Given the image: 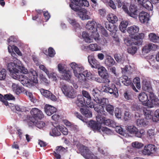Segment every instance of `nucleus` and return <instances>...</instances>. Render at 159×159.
<instances>
[{
	"mask_svg": "<svg viewBox=\"0 0 159 159\" xmlns=\"http://www.w3.org/2000/svg\"><path fill=\"white\" fill-rule=\"evenodd\" d=\"M28 77L23 75H16V76H13L14 79L18 80L24 86L30 87L34 85V83H37V73L36 72L33 70L28 73Z\"/></svg>",
	"mask_w": 159,
	"mask_h": 159,
	"instance_id": "f257e3e1",
	"label": "nucleus"
},
{
	"mask_svg": "<svg viewBox=\"0 0 159 159\" xmlns=\"http://www.w3.org/2000/svg\"><path fill=\"white\" fill-rule=\"evenodd\" d=\"M139 30V27L135 25H133L128 28L127 32L129 35L132 38H134V43L135 45L139 46L142 44L143 39L144 37V34L143 33L139 34L136 35V34L138 32Z\"/></svg>",
	"mask_w": 159,
	"mask_h": 159,
	"instance_id": "f03ea898",
	"label": "nucleus"
},
{
	"mask_svg": "<svg viewBox=\"0 0 159 159\" xmlns=\"http://www.w3.org/2000/svg\"><path fill=\"white\" fill-rule=\"evenodd\" d=\"M19 62L16 63L11 62L8 64V69L9 72L12 73L11 76L13 79L14 77L13 76L18 75L19 72L24 74L28 73L27 69L25 68L20 61Z\"/></svg>",
	"mask_w": 159,
	"mask_h": 159,
	"instance_id": "7ed1b4c3",
	"label": "nucleus"
},
{
	"mask_svg": "<svg viewBox=\"0 0 159 159\" xmlns=\"http://www.w3.org/2000/svg\"><path fill=\"white\" fill-rule=\"evenodd\" d=\"M75 145L80 153L85 158L87 159H99L95 156L88 148L76 141L75 143Z\"/></svg>",
	"mask_w": 159,
	"mask_h": 159,
	"instance_id": "20e7f679",
	"label": "nucleus"
},
{
	"mask_svg": "<svg viewBox=\"0 0 159 159\" xmlns=\"http://www.w3.org/2000/svg\"><path fill=\"white\" fill-rule=\"evenodd\" d=\"M98 24L94 21H89L86 25V28L91 33V35L95 40H98L99 35L97 31Z\"/></svg>",
	"mask_w": 159,
	"mask_h": 159,
	"instance_id": "39448f33",
	"label": "nucleus"
},
{
	"mask_svg": "<svg viewBox=\"0 0 159 159\" xmlns=\"http://www.w3.org/2000/svg\"><path fill=\"white\" fill-rule=\"evenodd\" d=\"M104 125L114 128L115 131L121 135L125 134V131L120 126L117 125V123L113 120L110 119H105L103 124Z\"/></svg>",
	"mask_w": 159,
	"mask_h": 159,
	"instance_id": "423d86ee",
	"label": "nucleus"
},
{
	"mask_svg": "<svg viewBox=\"0 0 159 159\" xmlns=\"http://www.w3.org/2000/svg\"><path fill=\"white\" fill-rule=\"evenodd\" d=\"M61 89L63 93L69 98H73L76 96V93L71 86L64 84L62 86Z\"/></svg>",
	"mask_w": 159,
	"mask_h": 159,
	"instance_id": "0eeeda50",
	"label": "nucleus"
},
{
	"mask_svg": "<svg viewBox=\"0 0 159 159\" xmlns=\"http://www.w3.org/2000/svg\"><path fill=\"white\" fill-rule=\"evenodd\" d=\"M150 100L145 103V106L149 108L159 107V100L153 93H151L149 95Z\"/></svg>",
	"mask_w": 159,
	"mask_h": 159,
	"instance_id": "6e6552de",
	"label": "nucleus"
},
{
	"mask_svg": "<svg viewBox=\"0 0 159 159\" xmlns=\"http://www.w3.org/2000/svg\"><path fill=\"white\" fill-rule=\"evenodd\" d=\"M157 149L154 144H148L146 145L142 151V153L145 155L149 156L155 154Z\"/></svg>",
	"mask_w": 159,
	"mask_h": 159,
	"instance_id": "1a4fd4ad",
	"label": "nucleus"
},
{
	"mask_svg": "<svg viewBox=\"0 0 159 159\" xmlns=\"http://www.w3.org/2000/svg\"><path fill=\"white\" fill-rule=\"evenodd\" d=\"M32 117L35 120H41L44 117V115L40 109L36 108H32L30 111Z\"/></svg>",
	"mask_w": 159,
	"mask_h": 159,
	"instance_id": "9d476101",
	"label": "nucleus"
},
{
	"mask_svg": "<svg viewBox=\"0 0 159 159\" xmlns=\"http://www.w3.org/2000/svg\"><path fill=\"white\" fill-rule=\"evenodd\" d=\"M104 88H103L104 92L107 93H109L112 94V96L116 98L118 97L119 94L117 89L114 84H112L111 87L107 86H104Z\"/></svg>",
	"mask_w": 159,
	"mask_h": 159,
	"instance_id": "9b49d317",
	"label": "nucleus"
},
{
	"mask_svg": "<svg viewBox=\"0 0 159 159\" xmlns=\"http://www.w3.org/2000/svg\"><path fill=\"white\" fill-rule=\"evenodd\" d=\"M139 18L143 23H147L149 20V15L147 12L142 11L139 13Z\"/></svg>",
	"mask_w": 159,
	"mask_h": 159,
	"instance_id": "f8f14e48",
	"label": "nucleus"
},
{
	"mask_svg": "<svg viewBox=\"0 0 159 159\" xmlns=\"http://www.w3.org/2000/svg\"><path fill=\"white\" fill-rule=\"evenodd\" d=\"M88 125L93 131H97L99 132H101V125L96 121L91 120L89 122Z\"/></svg>",
	"mask_w": 159,
	"mask_h": 159,
	"instance_id": "ddd939ff",
	"label": "nucleus"
},
{
	"mask_svg": "<svg viewBox=\"0 0 159 159\" xmlns=\"http://www.w3.org/2000/svg\"><path fill=\"white\" fill-rule=\"evenodd\" d=\"M158 47L153 43H149L144 46L142 50V52L144 53H147L151 50L155 51L157 49Z\"/></svg>",
	"mask_w": 159,
	"mask_h": 159,
	"instance_id": "4468645a",
	"label": "nucleus"
},
{
	"mask_svg": "<svg viewBox=\"0 0 159 159\" xmlns=\"http://www.w3.org/2000/svg\"><path fill=\"white\" fill-rule=\"evenodd\" d=\"M42 94L44 97L51 99L52 101H56L57 99L56 97L50 91L41 89H40Z\"/></svg>",
	"mask_w": 159,
	"mask_h": 159,
	"instance_id": "2eb2a0df",
	"label": "nucleus"
},
{
	"mask_svg": "<svg viewBox=\"0 0 159 159\" xmlns=\"http://www.w3.org/2000/svg\"><path fill=\"white\" fill-rule=\"evenodd\" d=\"M139 13L137 7L135 5H130L128 14L130 16L135 18L137 17Z\"/></svg>",
	"mask_w": 159,
	"mask_h": 159,
	"instance_id": "dca6fc26",
	"label": "nucleus"
},
{
	"mask_svg": "<svg viewBox=\"0 0 159 159\" xmlns=\"http://www.w3.org/2000/svg\"><path fill=\"white\" fill-rule=\"evenodd\" d=\"M88 61L92 68H99L100 63L99 62L95 59L94 57L92 56H89L88 57Z\"/></svg>",
	"mask_w": 159,
	"mask_h": 159,
	"instance_id": "f3484780",
	"label": "nucleus"
},
{
	"mask_svg": "<svg viewBox=\"0 0 159 159\" xmlns=\"http://www.w3.org/2000/svg\"><path fill=\"white\" fill-rule=\"evenodd\" d=\"M44 110L48 115L50 116L56 112L57 109L55 107L50 105H46L44 107Z\"/></svg>",
	"mask_w": 159,
	"mask_h": 159,
	"instance_id": "a211bd4d",
	"label": "nucleus"
},
{
	"mask_svg": "<svg viewBox=\"0 0 159 159\" xmlns=\"http://www.w3.org/2000/svg\"><path fill=\"white\" fill-rule=\"evenodd\" d=\"M119 81L122 82L125 85L128 86L133 84V83L130 79L127 76L123 75L120 78Z\"/></svg>",
	"mask_w": 159,
	"mask_h": 159,
	"instance_id": "6ab92c4d",
	"label": "nucleus"
},
{
	"mask_svg": "<svg viewBox=\"0 0 159 159\" xmlns=\"http://www.w3.org/2000/svg\"><path fill=\"white\" fill-rule=\"evenodd\" d=\"M88 107H84L80 109V111L82 114L87 118H90L92 116V113L89 109Z\"/></svg>",
	"mask_w": 159,
	"mask_h": 159,
	"instance_id": "aec40b11",
	"label": "nucleus"
},
{
	"mask_svg": "<svg viewBox=\"0 0 159 159\" xmlns=\"http://www.w3.org/2000/svg\"><path fill=\"white\" fill-rule=\"evenodd\" d=\"M64 72L62 74L61 79L68 82L70 81L72 76V73L68 70H65Z\"/></svg>",
	"mask_w": 159,
	"mask_h": 159,
	"instance_id": "412c9836",
	"label": "nucleus"
},
{
	"mask_svg": "<svg viewBox=\"0 0 159 159\" xmlns=\"http://www.w3.org/2000/svg\"><path fill=\"white\" fill-rule=\"evenodd\" d=\"M141 4L144 8L148 11H152L153 9L152 5L149 0H143Z\"/></svg>",
	"mask_w": 159,
	"mask_h": 159,
	"instance_id": "4be33fe9",
	"label": "nucleus"
},
{
	"mask_svg": "<svg viewBox=\"0 0 159 159\" xmlns=\"http://www.w3.org/2000/svg\"><path fill=\"white\" fill-rule=\"evenodd\" d=\"M138 98L139 101L141 102L144 105H145V103L149 100L148 94L144 92H142L140 93L139 95Z\"/></svg>",
	"mask_w": 159,
	"mask_h": 159,
	"instance_id": "5701e85b",
	"label": "nucleus"
},
{
	"mask_svg": "<svg viewBox=\"0 0 159 159\" xmlns=\"http://www.w3.org/2000/svg\"><path fill=\"white\" fill-rule=\"evenodd\" d=\"M76 102L77 106L79 107H83L86 105V100L82 95L78 96Z\"/></svg>",
	"mask_w": 159,
	"mask_h": 159,
	"instance_id": "b1692460",
	"label": "nucleus"
},
{
	"mask_svg": "<svg viewBox=\"0 0 159 159\" xmlns=\"http://www.w3.org/2000/svg\"><path fill=\"white\" fill-rule=\"evenodd\" d=\"M107 19L109 23L114 24L118 20V18L117 16L114 14L111 13L109 14L107 16Z\"/></svg>",
	"mask_w": 159,
	"mask_h": 159,
	"instance_id": "393cba45",
	"label": "nucleus"
},
{
	"mask_svg": "<svg viewBox=\"0 0 159 159\" xmlns=\"http://www.w3.org/2000/svg\"><path fill=\"white\" fill-rule=\"evenodd\" d=\"M94 110L97 111L98 114L106 116L107 113L104 111L103 106L99 104L97 105L94 107Z\"/></svg>",
	"mask_w": 159,
	"mask_h": 159,
	"instance_id": "a878e982",
	"label": "nucleus"
},
{
	"mask_svg": "<svg viewBox=\"0 0 159 159\" xmlns=\"http://www.w3.org/2000/svg\"><path fill=\"white\" fill-rule=\"evenodd\" d=\"M114 24H110L109 22H107L105 23V26L107 30L110 32L115 33L117 30V27Z\"/></svg>",
	"mask_w": 159,
	"mask_h": 159,
	"instance_id": "bb28decb",
	"label": "nucleus"
},
{
	"mask_svg": "<svg viewBox=\"0 0 159 159\" xmlns=\"http://www.w3.org/2000/svg\"><path fill=\"white\" fill-rule=\"evenodd\" d=\"M83 73H84L85 76L86 77V80H95L97 81L98 80H99L98 78H95L94 75H93L88 70L84 71Z\"/></svg>",
	"mask_w": 159,
	"mask_h": 159,
	"instance_id": "cd10ccee",
	"label": "nucleus"
},
{
	"mask_svg": "<svg viewBox=\"0 0 159 159\" xmlns=\"http://www.w3.org/2000/svg\"><path fill=\"white\" fill-rule=\"evenodd\" d=\"M136 124L139 127H144L148 125V122L144 119L139 117L136 120Z\"/></svg>",
	"mask_w": 159,
	"mask_h": 159,
	"instance_id": "c85d7f7f",
	"label": "nucleus"
},
{
	"mask_svg": "<svg viewBox=\"0 0 159 159\" xmlns=\"http://www.w3.org/2000/svg\"><path fill=\"white\" fill-rule=\"evenodd\" d=\"M142 89L143 90L148 92L149 93L148 95L151 93H153L151 86L150 83L146 82L143 83L142 85Z\"/></svg>",
	"mask_w": 159,
	"mask_h": 159,
	"instance_id": "c756f323",
	"label": "nucleus"
},
{
	"mask_svg": "<svg viewBox=\"0 0 159 159\" xmlns=\"http://www.w3.org/2000/svg\"><path fill=\"white\" fill-rule=\"evenodd\" d=\"M12 88L13 91H15L17 94L20 93L24 90V88L23 87H20L18 84L15 83H13Z\"/></svg>",
	"mask_w": 159,
	"mask_h": 159,
	"instance_id": "7c9ffc66",
	"label": "nucleus"
},
{
	"mask_svg": "<svg viewBox=\"0 0 159 159\" xmlns=\"http://www.w3.org/2000/svg\"><path fill=\"white\" fill-rule=\"evenodd\" d=\"M150 41L154 43H159V36L155 34L151 33L148 35Z\"/></svg>",
	"mask_w": 159,
	"mask_h": 159,
	"instance_id": "2f4dec72",
	"label": "nucleus"
},
{
	"mask_svg": "<svg viewBox=\"0 0 159 159\" xmlns=\"http://www.w3.org/2000/svg\"><path fill=\"white\" fill-rule=\"evenodd\" d=\"M143 113L146 119L149 120L153 118V112L152 111L144 109L143 110Z\"/></svg>",
	"mask_w": 159,
	"mask_h": 159,
	"instance_id": "473e14b6",
	"label": "nucleus"
},
{
	"mask_svg": "<svg viewBox=\"0 0 159 159\" xmlns=\"http://www.w3.org/2000/svg\"><path fill=\"white\" fill-rule=\"evenodd\" d=\"M128 25V22L127 21L123 20L122 21L119 25L120 30L122 32L125 33Z\"/></svg>",
	"mask_w": 159,
	"mask_h": 159,
	"instance_id": "72a5a7b5",
	"label": "nucleus"
},
{
	"mask_svg": "<svg viewBox=\"0 0 159 159\" xmlns=\"http://www.w3.org/2000/svg\"><path fill=\"white\" fill-rule=\"evenodd\" d=\"M95 102L98 103L100 104L103 106H106L107 105L108 101L107 99L105 98H100V97L98 99H96Z\"/></svg>",
	"mask_w": 159,
	"mask_h": 159,
	"instance_id": "f704fd0d",
	"label": "nucleus"
},
{
	"mask_svg": "<svg viewBox=\"0 0 159 159\" xmlns=\"http://www.w3.org/2000/svg\"><path fill=\"white\" fill-rule=\"evenodd\" d=\"M69 23L74 28L76 29L80 27V25L77 21L75 19L69 18L68 19Z\"/></svg>",
	"mask_w": 159,
	"mask_h": 159,
	"instance_id": "c9c22d12",
	"label": "nucleus"
},
{
	"mask_svg": "<svg viewBox=\"0 0 159 159\" xmlns=\"http://www.w3.org/2000/svg\"><path fill=\"white\" fill-rule=\"evenodd\" d=\"M98 73L99 75L102 76H104V75L108 74L106 68L103 66H99V68H98Z\"/></svg>",
	"mask_w": 159,
	"mask_h": 159,
	"instance_id": "e433bc0d",
	"label": "nucleus"
},
{
	"mask_svg": "<svg viewBox=\"0 0 159 159\" xmlns=\"http://www.w3.org/2000/svg\"><path fill=\"white\" fill-rule=\"evenodd\" d=\"M44 53L46 55H47L48 54V55L49 56L51 57H53L55 54V52L54 49L51 47H49L48 49V52L46 50Z\"/></svg>",
	"mask_w": 159,
	"mask_h": 159,
	"instance_id": "4c0bfd02",
	"label": "nucleus"
},
{
	"mask_svg": "<svg viewBox=\"0 0 159 159\" xmlns=\"http://www.w3.org/2000/svg\"><path fill=\"white\" fill-rule=\"evenodd\" d=\"M102 77L101 81H98L99 83H103L106 84H108L110 82L109 76L108 74L104 75V76H101Z\"/></svg>",
	"mask_w": 159,
	"mask_h": 159,
	"instance_id": "58836bf2",
	"label": "nucleus"
},
{
	"mask_svg": "<svg viewBox=\"0 0 159 159\" xmlns=\"http://www.w3.org/2000/svg\"><path fill=\"white\" fill-rule=\"evenodd\" d=\"M78 15L82 20H88L90 19L89 16L86 15L85 12L80 11L78 12Z\"/></svg>",
	"mask_w": 159,
	"mask_h": 159,
	"instance_id": "ea45409f",
	"label": "nucleus"
},
{
	"mask_svg": "<svg viewBox=\"0 0 159 159\" xmlns=\"http://www.w3.org/2000/svg\"><path fill=\"white\" fill-rule=\"evenodd\" d=\"M106 110L111 115H113L114 107L112 105L110 104H107L106 106Z\"/></svg>",
	"mask_w": 159,
	"mask_h": 159,
	"instance_id": "a19ab883",
	"label": "nucleus"
},
{
	"mask_svg": "<svg viewBox=\"0 0 159 159\" xmlns=\"http://www.w3.org/2000/svg\"><path fill=\"white\" fill-rule=\"evenodd\" d=\"M106 64L109 66H111L114 65L115 61L113 59L111 56L108 57L106 61Z\"/></svg>",
	"mask_w": 159,
	"mask_h": 159,
	"instance_id": "79ce46f5",
	"label": "nucleus"
},
{
	"mask_svg": "<svg viewBox=\"0 0 159 159\" xmlns=\"http://www.w3.org/2000/svg\"><path fill=\"white\" fill-rule=\"evenodd\" d=\"M105 119L106 118L101 114H98L96 117L97 122L100 125L103 124Z\"/></svg>",
	"mask_w": 159,
	"mask_h": 159,
	"instance_id": "37998d69",
	"label": "nucleus"
},
{
	"mask_svg": "<svg viewBox=\"0 0 159 159\" xmlns=\"http://www.w3.org/2000/svg\"><path fill=\"white\" fill-rule=\"evenodd\" d=\"M84 70V68L83 67H79L78 66L73 71L75 76H77L78 75L83 73Z\"/></svg>",
	"mask_w": 159,
	"mask_h": 159,
	"instance_id": "c03bdc74",
	"label": "nucleus"
},
{
	"mask_svg": "<svg viewBox=\"0 0 159 159\" xmlns=\"http://www.w3.org/2000/svg\"><path fill=\"white\" fill-rule=\"evenodd\" d=\"M82 37L86 43H90L91 42V39L89 38V34L85 31H83L82 33Z\"/></svg>",
	"mask_w": 159,
	"mask_h": 159,
	"instance_id": "a18cd8bd",
	"label": "nucleus"
},
{
	"mask_svg": "<svg viewBox=\"0 0 159 159\" xmlns=\"http://www.w3.org/2000/svg\"><path fill=\"white\" fill-rule=\"evenodd\" d=\"M89 48L91 51H94L100 50V48L96 43L91 44L89 45Z\"/></svg>",
	"mask_w": 159,
	"mask_h": 159,
	"instance_id": "49530a36",
	"label": "nucleus"
},
{
	"mask_svg": "<svg viewBox=\"0 0 159 159\" xmlns=\"http://www.w3.org/2000/svg\"><path fill=\"white\" fill-rule=\"evenodd\" d=\"M77 75V76H75L78 79V80L80 82H85L87 81L86 79V77L85 76V75H84V73H83V72L78 75Z\"/></svg>",
	"mask_w": 159,
	"mask_h": 159,
	"instance_id": "de8ad7c7",
	"label": "nucleus"
},
{
	"mask_svg": "<svg viewBox=\"0 0 159 159\" xmlns=\"http://www.w3.org/2000/svg\"><path fill=\"white\" fill-rule=\"evenodd\" d=\"M155 132L153 129H149L147 131V137L149 139H152L155 140Z\"/></svg>",
	"mask_w": 159,
	"mask_h": 159,
	"instance_id": "09e8293b",
	"label": "nucleus"
},
{
	"mask_svg": "<svg viewBox=\"0 0 159 159\" xmlns=\"http://www.w3.org/2000/svg\"><path fill=\"white\" fill-rule=\"evenodd\" d=\"M50 134L52 136H58L61 135V134L57 128H54L52 129L51 132H50Z\"/></svg>",
	"mask_w": 159,
	"mask_h": 159,
	"instance_id": "8fccbe9b",
	"label": "nucleus"
},
{
	"mask_svg": "<svg viewBox=\"0 0 159 159\" xmlns=\"http://www.w3.org/2000/svg\"><path fill=\"white\" fill-rule=\"evenodd\" d=\"M137 48L136 47L132 46L128 48L127 49L128 52L132 55L135 54L137 52Z\"/></svg>",
	"mask_w": 159,
	"mask_h": 159,
	"instance_id": "3c124183",
	"label": "nucleus"
},
{
	"mask_svg": "<svg viewBox=\"0 0 159 159\" xmlns=\"http://www.w3.org/2000/svg\"><path fill=\"white\" fill-rule=\"evenodd\" d=\"M98 28L101 31L102 34L106 37H107L108 35L107 31L100 24H98Z\"/></svg>",
	"mask_w": 159,
	"mask_h": 159,
	"instance_id": "603ef678",
	"label": "nucleus"
},
{
	"mask_svg": "<svg viewBox=\"0 0 159 159\" xmlns=\"http://www.w3.org/2000/svg\"><path fill=\"white\" fill-rule=\"evenodd\" d=\"M6 70L4 69H0V80H4L6 76Z\"/></svg>",
	"mask_w": 159,
	"mask_h": 159,
	"instance_id": "864d4df0",
	"label": "nucleus"
},
{
	"mask_svg": "<svg viewBox=\"0 0 159 159\" xmlns=\"http://www.w3.org/2000/svg\"><path fill=\"white\" fill-rule=\"evenodd\" d=\"M127 129L129 133L133 134L137 130V128L133 125H130L127 127Z\"/></svg>",
	"mask_w": 159,
	"mask_h": 159,
	"instance_id": "5fc2aeb1",
	"label": "nucleus"
},
{
	"mask_svg": "<svg viewBox=\"0 0 159 159\" xmlns=\"http://www.w3.org/2000/svg\"><path fill=\"white\" fill-rule=\"evenodd\" d=\"M10 108L11 110L14 112H16V111H21V109L18 106H15L13 104H10Z\"/></svg>",
	"mask_w": 159,
	"mask_h": 159,
	"instance_id": "6e6d98bb",
	"label": "nucleus"
},
{
	"mask_svg": "<svg viewBox=\"0 0 159 159\" xmlns=\"http://www.w3.org/2000/svg\"><path fill=\"white\" fill-rule=\"evenodd\" d=\"M58 128L60 131L64 135H67L68 133V129L64 126H59Z\"/></svg>",
	"mask_w": 159,
	"mask_h": 159,
	"instance_id": "4d7b16f0",
	"label": "nucleus"
},
{
	"mask_svg": "<svg viewBox=\"0 0 159 159\" xmlns=\"http://www.w3.org/2000/svg\"><path fill=\"white\" fill-rule=\"evenodd\" d=\"M56 151H57V152L58 153L62 154V153L66 152L67 150L64 147L61 146H59L57 147Z\"/></svg>",
	"mask_w": 159,
	"mask_h": 159,
	"instance_id": "13d9d810",
	"label": "nucleus"
},
{
	"mask_svg": "<svg viewBox=\"0 0 159 159\" xmlns=\"http://www.w3.org/2000/svg\"><path fill=\"white\" fill-rule=\"evenodd\" d=\"M132 146L137 148H140L143 146V144L138 142L136 141L133 142L132 144Z\"/></svg>",
	"mask_w": 159,
	"mask_h": 159,
	"instance_id": "bf43d9fd",
	"label": "nucleus"
},
{
	"mask_svg": "<svg viewBox=\"0 0 159 159\" xmlns=\"http://www.w3.org/2000/svg\"><path fill=\"white\" fill-rule=\"evenodd\" d=\"M115 113L116 118L118 119H120L121 118V111L119 108H116Z\"/></svg>",
	"mask_w": 159,
	"mask_h": 159,
	"instance_id": "052dcab7",
	"label": "nucleus"
},
{
	"mask_svg": "<svg viewBox=\"0 0 159 159\" xmlns=\"http://www.w3.org/2000/svg\"><path fill=\"white\" fill-rule=\"evenodd\" d=\"M143 133V130H141L140 131H138V129H137L136 131H135L133 134L135 136L141 138L142 136Z\"/></svg>",
	"mask_w": 159,
	"mask_h": 159,
	"instance_id": "680f3d73",
	"label": "nucleus"
},
{
	"mask_svg": "<svg viewBox=\"0 0 159 159\" xmlns=\"http://www.w3.org/2000/svg\"><path fill=\"white\" fill-rule=\"evenodd\" d=\"M134 39L133 40H132L129 39H125L124 40L125 43L127 46H130L132 45L133 44L135 45L134 43Z\"/></svg>",
	"mask_w": 159,
	"mask_h": 159,
	"instance_id": "e2e57ef3",
	"label": "nucleus"
},
{
	"mask_svg": "<svg viewBox=\"0 0 159 159\" xmlns=\"http://www.w3.org/2000/svg\"><path fill=\"white\" fill-rule=\"evenodd\" d=\"M97 90L93 89L92 91V93L94 97L93 100L94 101H96V99H98L100 97V95L99 93L96 92Z\"/></svg>",
	"mask_w": 159,
	"mask_h": 159,
	"instance_id": "0e129e2a",
	"label": "nucleus"
},
{
	"mask_svg": "<svg viewBox=\"0 0 159 159\" xmlns=\"http://www.w3.org/2000/svg\"><path fill=\"white\" fill-rule=\"evenodd\" d=\"M45 125L44 122L42 121H38L36 123V126L39 129H41L44 127Z\"/></svg>",
	"mask_w": 159,
	"mask_h": 159,
	"instance_id": "69168bd1",
	"label": "nucleus"
},
{
	"mask_svg": "<svg viewBox=\"0 0 159 159\" xmlns=\"http://www.w3.org/2000/svg\"><path fill=\"white\" fill-rule=\"evenodd\" d=\"M86 102L88 107L91 108H94L95 107L93 102L91 101V99H89L86 100Z\"/></svg>",
	"mask_w": 159,
	"mask_h": 159,
	"instance_id": "338daca9",
	"label": "nucleus"
},
{
	"mask_svg": "<svg viewBox=\"0 0 159 159\" xmlns=\"http://www.w3.org/2000/svg\"><path fill=\"white\" fill-rule=\"evenodd\" d=\"M114 57L115 59L117 62H120L121 61L122 57L119 54H115L114 55Z\"/></svg>",
	"mask_w": 159,
	"mask_h": 159,
	"instance_id": "774afa93",
	"label": "nucleus"
}]
</instances>
